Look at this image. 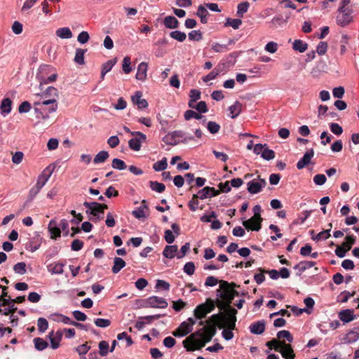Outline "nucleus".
I'll use <instances>...</instances> for the list:
<instances>
[{"mask_svg":"<svg viewBox=\"0 0 359 359\" xmlns=\"http://www.w3.org/2000/svg\"><path fill=\"white\" fill-rule=\"evenodd\" d=\"M237 310L235 309H227V313H219L213 314L206 321V325H208L210 321V325H215V327L218 326L219 328L226 327L229 330H234L236 327V314Z\"/></svg>","mask_w":359,"mask_h":359,"instance_id":"nucleus-1","label":"nucleus"},{"mask_svg":"<svg viewBox=\"0 0 359 359\" xmlns=\"http://www.w3.org/2000/svg\"><path fill=\"white\" fill-rule=\"evenodd\" d=\"M34 106L36 117L47 119L50 114L56 111L58 104L56 99L49 98L35 102Z\"/></svg>","mask_w":359,"mask_h":359,"instance_id":"nucleus-2","label":"nucleus"},{"mask_svg":"<svg viewBox=\"0 0 359 359\" xmlns=\"http://www.w3.org/2000/svg\"><path fill=\"white\" fill-rule=\"evenodd\" d=\"M236 286V283H233L229 284L228 282L224 280L220 281V290H219L218 292H220L219 297L222 300L226 302L227 309H233L231 306L232 300L235 296L238 295V292L233 289Z\"/></svg>","mask_w":359,"mask_h":359,"instance_id":"nucleus-3","label":"nucleus"},{"mask_svg":"<svg viewBox=\"0 0 359 359\" xmlns=\"http://www.w3.org/2000/svg\"><path fill=\"white\" fill-rule=\"evenodd\" d=\"M53 69V67L50 65H43L40 66L39 72L36 74V79L40 83V87L43 84L53 83L56 80L57 77L56 73H53L50 76L48 75Z\"/></svg>","mask_w":359,"mask_h":359,"instance_id":"nucleus-4","label":"nucleus"},{"mask_svg":"<svg viewBox=\"0 0 359 359\" xmlns=\"http://www.w3.org/2000/svg\"><path fill=\"white\" fill-rule=\"evenodd\" d=\"M83 205L87 208L86 213L89 219L93 222H97L104 217V212L100 209L101 204L97 202H84Z\"/></svg>","mask_w":359,"mask_h":359,"instance_id":"nucleus-5","label":"nucleus"},{"mask_svg":"<svg viewBox=\"0 0 359 359\" xmlns=\"http://www.w3.org/2000/svg\"><path fill=\"white\" fill-rule=\"evenodd\" d=\"M206 343L201 337H196V334H191L183 341L184 347L187 351L200 350L205 346Z\"/></svg>","mask_w":359,"mask_h":359,"instance_id":"nucleus-6","label":"nucleus"},{"mask_svg":"<svg viewBox=\"0 0 359 359\" xmlns=\"http://www.w3.org/2000/svg\"><path fill=\"white\" fill-rule=\"evenodd\" d=\"M215 308V302L211 299H207L205 302L199 304L194 309V316L197 319H203L206 315L212 312Z\"/></svg>","mask_w":359,"mask_h":359,"instance_id":"nucleus-7","label":"nucleus"},{"mask_svg":"<svg viewBox=\"0 0 359 359\" xmlns=\"http://www.w3.org/2000/svg\"><path fill=\"white\" fill-rule=\"evenodd\" d=\"M140 305L144 307L165 309L168 306V302L164 298L157 296H151L142 300Z\"/></svg>","mask_w":359,"mask_h":359,"instance_id":"nucleus-8","label":"nucleus"},{"mask_svg":"<svg viewBox=\"0 0 359 359\" xmlns=\"http://www.w3.org/2000/svg\"><path fill=\"white\" fill-rule=\"evenodd\" d=\"M217 329L215 325H210V321L208 322V325H206L201 330L194 332L196 336L198 337H201L203 339L205 342H209L211 341L212 337L216 334Z\"/></svg>","mask_w":359,"mask_h":359,"instance_id":"nucleus-9","label":"nucleus"},{"mask_svg":"<svg viewBox=\"0 0 359 359\" xmlns=\"http://www.w3.org/2000/svg\"><path fill=\"white\" fill-rule=\"evenodd\" d=\"M266 185V181L259 175L257 179H254L248 183V191L251 194L259 193Z\"/></svg>","mask_w":359,"mask_h":359,"instance_id":"nucleus-10","label":"nucleus"},{"mask_svg":"<svg viewBox=\"0 0 359 359\" xmlns=\"http://www.w3.org/2000/svg\"><path fill=\"white\" fill-rule=\"evenodd\" d=\"M351 9H343L342 11L338 10V14L336 17L337 23L341 27L347 26L353 19L351 15Z\"/></svg>","mask_w":359,"mask_h":359,"instance_id":"nucleus-11","label":"nucleus"},{"mask_svg":"<svg viewBox=\"0 0 359 359\" xmlns=\"http://www.w3.org/2000/svg\"><path fill=\"white\" fill-rule=\"evenodd\" d=\"M184 133L180 130H175L172 133H168L166 135L163 140V142L169 145H176L180 142H182V139L184 138Z\"/></svg>","mask_w":359,"mask_h":359,"instance_id":"nucleus-12","label":"nucleus"},{"mask_svg":"<svg viewBox=\"0 0 359 359\" xmlns=\"http://www.w3.org/2000/svg\"><path fill=\"white\" fill-rule=\"evenodd\" d=\"M262 217H256L255 216H252L250 219L243 221V225L248 230L257 231L262 227Z\"/></svg>","mask_w":359,"mask_h":359,"instance_id":"nucleus-13","label":"nucleus"},{"mask_svg":"<svg viewBox=\"0 0 359 359\" xmlns=\"http://www.w3.org/2000/svg\"><path fill=\"white\" fill-rule=\"evenodd\" d=\"M63 332L58 330L55 332L53 331L48 334V338L50 341V346L53 349H57L60 346V342L62 340Z\"/></svg>","mask_w":359,"mask_h":359,"instance_id":"nucleus-14","label":"nucleus"},{"mask_svg":"<svg viewBox=\"0 0 359 359\" xmlns=\"http://www.w3.org/2000/svg\"><path fill=\"white\" fill-rule=\"evenodd\" d=\"M278 351L281 353L285 359H294L295 358V354L292 346L290 344H286L283 341H282L280 350Z\"/></svg>","mask_w":359,"mask_h":359,"instance_id":"nucleus-15","label":"nucleus"},{"mask_svg":"<svg viewBox=\"0 0 359 359\" xmlns=\"http://www.w3.org/2000/svg\"><path fill=\"white\" fill-rule=\"evenodd\" d=\"M200 199H205L207 198L214 197L220 194V191L215 189L214 187H205L198 191Z\"/></svg>","mask_w":359,"mask_h":359,"instance_id":"nucleus-16","label":"nucleus"},{"mask_svg":"<svg viewBox=\"0 0 359 359\" xmlns=\"http://www.w3.org/2000/svg\"><path fill=\"white\" fill-rule=\"evenodd\" d=\"M314 151L313 149L308 150L304 156L297 162V168L299 170L303 169L311 163V158L313 157Z\"/></svg>","mask_w":359,"mask_h":359,"instance_id":"nucleus-17","label":"nucleus"},{"mask_svg":"<svg viewBox=\"0 0 359 359\" xmlns=\"http://www.w3.org/2000/svg\"><path fill=\"white\" fill-rule=\"evenodd\" d=\"M48 229L50 234V238L52 239L55 240L57 238L60 237L61 230L60 229V226H58V224L55 219H51L49 222Z\"/></svg>","mask_w":359,"mask_h":359,"instance_id":"nucleus-18","label":"nucleus"},{"mask_svg":"<svg viewBox=\"0 0 359 359\" xmlns=\"http://www.w3.org/2000/svg\"><path fill=\"white\" fill-rule=\"evenodd\" d=\"M192 331V328L190 327V325L188 324V322H182L180 325L176 329L172 334L175 337H184Z\"/></svg>","mask_w":359,"mask_h":359,"instance_id":"nucleus-19","label":"nucleus"},{"mask_svg":"<svg viewBox=\"0 0 359 359\" xmlns=\"http://www.w3.org/2000/svg\"><path fill=\"white\" fill-rule=\"evenodd\" d=\"M148 64L142 62L137 67L136 72V79L144 81L147 79V76Z\"/></svg>","mask_w":359,"mask_h":359,"instance_id":"nucleus-20","label":"nucleus"},{"mask_svg":"<svg viewBox=\"0 0 359 359\" xmlns=\"http://www.w3.org/2000/svg\"><path fill=\"white\" fill-rule=\"evenodd\" d=\"M339 318L344 323H348L355 318L353 311L351 309L341 310L338 314Z\"/></svg>","mask_w":359,"mask_h":359,"instance_id":"nucleus-21","label":"nucleus"},{"mask_svg":"<svg viewBox=\"0 0 359 359\" xmlns=\"http://www.w3.org/2000/svg\"><path fill=\"white\" fill-rule=\"evenodd\" d=\"M51 173L52 171L49 170L48 168L45 169L42 172V173L38 177L36 186L41 189L43 187V186L46 184V182L48 181L51 175Z\"/></svg>","mask_w":359,"mask_h":359,"instance_id":"nucleus-22","label":"nucleus"},{"mask_svg":"<svg viewBox=\"0 0 359 359\" xmlns=\"http://www.w3.org/2000/svg\"><path fill=\"white\" fill-rule=\"evenodd\" d=\"M149 215V210L147 204V201L143 200L141 205L136 210V218L146 219Z\"/></svg>","mask_w":359,"mask_h":359,"instance_id":"nucleus-23","label":"nucleus"},{"mask_svg":"<svg viewBox=\"0 0 359 359\" xmlns=\"http://www.w3.org/2000/svg\"><path fill=\"white\" fill-rule=\"evenodd\" d=\"M65 265L62 262H53L47 266V269L51 274H62Z\"/></svg>","mask_w":359,"mask_h":359,"instance_id":"nucleus-24","label":"nucleus"},{"mask_svg":"<svg viewBox=\"0 0 359 359\" xmlns=\"http://www.w3.org/2000/svg\"><path fill=\"white\" fill-rule=\"evenodd\" d=\"M12 101L10 98H4L0 104V112L3 116H7L12 109Z\"/></svg>","mask_w":359,"mask_h":359,"instance_id":"nucleus-25","label":"nucleus"},{"mask_svg":"<svg viewBox=\"0 0 359 359\" xmlns=\"http://www.w3.org/2000/svg\"><path fill=\"white\" fill-rule=\"evenodd\" d=\"M250 330L252 334H261L265 330L264 320H259L250 325Z\"/></svg>","mask_w":359,"mask_h":359,"instance_id":"nucleus-26","label":"nucleus"},{"mask_svg":"<svg viewBox=\"0 0 359 359\" xmlns=\"http://www.w3.org/2000/svg\"><path fill=\"white\" fill-rule=\"evenodd\" d=\"M50 318L57 323H62L66 325H72L74 320H71L70 318L61 313H53L51 314Z\"/></svg>","mask_w":359,"mask_h":359,"instance_id":"nucleus-27","label":"nucleus"},{"mask_svg":"<svg viewBox=\"0 0 359 359\" xmlns=\"http://www.w3.org/2000/svg\"><path fill=\"white\" fill-rule=\"evenodd\" d=\"M161 315L147 316L140 317V321L136 322V328L141 329L145 323H150L152 320L160 318Z\"/></svg>","mask_w":359,"mask_h":359,"instance_id":"nucleus-28","label":"nucleus"},{"mask_svg":"<svg viewBox=\"0 0 359 359\" xmlns=\"http://www.w3.org/2000/svg\"><path fill=\"white\" fill-rule=\"evenodd\" d=\"M178 248L177 245H166L163 250V255L165 257L172 259L175 256L177 257Z\"/></svg>","mask_w":359,"mask_h":359,"instance_id":"nucleus-29","label":"nucleus"},{"mask_svg":"<svg viewBox=\"0 0 359 359\" xmlns=\"http://www.w3.org/2000/svg\"><path fill=\"white\" fill-rule=\"evenodd\" d=\"M58 97V90L57 88L49 86L44 93L41 95V99H49L54 98L56 99Z\"/></svg>","mask_w":359,"mask_h":359,"instance_id":"nucleus-30","label":"nucleus"},{"mask_svg":"<svg viewBox=\"0 0 359 359\" xmlns=\"http://www.w3.org/2000/svg\"><path fill=\"white\" fill-rule=\"evenodd\" d=\"M242 110V104L240 102L236 101L234 104L229 107V116L232 118L237 117Z\"/></svg>","mask_w":359,"mask_h":359,"instance_id":"nucleus-31","label":"nucleus"},{"mask_svg":"<svg viewBox=\"0 0 359 359\" xmlns=\"http://www.w3.org/2000/svg\"><path fill=\"white\" fill-rule=\"evenodd\" d=\"M164 25L169 29H175L179 27L180 22L174 16H166L163 20Z\"/></svg>","mask_w":359,"mask_h":359,"instance_id":"nucleus-32","label":"nucleus"},{"mask_svg":"<svg viewBox=\"0 0 359 359\" xmlns=\"http://www.w3.org/2000/svg\"><path fill=\"white\" fill-rule=\"evenodd\" d=\"M55 34L60 39H71L73 36L72 31L67 27H61L56 30Z\"/></svg>","mask_w":359,"mask_h":359,"instance_id":"nucleus-33","label":"nucleus"},{"mask_svg":"<svg viewBox=\"0 0 359 359\" xmlns=\"http://www.w3.org/2000/svg\"><path fill=\"white\" fill-rule=\"evenodd\" d=\"M222 72V67L220 65H217L212 72L203 78L204 82H208L215 79Z\"/></svg>","mask_w":359,"mask_h":359,"instance_id":"nucleus-34","label":"nucleus"},{"mask_svg":"<svg viewBox=\"0 0 359 359\" xmlns=\"http://www.w3.org/2000/svg\"><path fill=\"white\" fill-rule=\"evenodd\" d=\"M86 49L77 48L76 49L75 57L74 61L78 65H84V55L86 53Z\"/></svg>","mask_w":359,"mask_h":359,"instance_id":"nucleus-35","label":"nucleus"},{"mask_svg":"<svg viewBox=\"0 0 359 359\" xmlns=\"http://www.w3.org/2000/svg\"><path fill=\"white\" fill-rule=\"evenodd\" d=\"M292 48L299 53L305 52L308 48V44L300 39H296L293 42Z\"/></svg>","mask_w":359,"mask_h":359,"instance_id":"nucleus-36","label":"nucleus"},{"mask_svg":"<svg viewBox=\"0 0 359 359\" xmlns=\"http://www.w3.org/2000/svg\"><path fill=\"white\" fill-rule=\"evenodd\" d=\"M109 154L107 151H100L98 152L93 158V163L95 164H99L104 163L109 158Z\"/></svg>","mask_w":359,"mask_h":359,"instance_id":"nucleus-37","label":"nucleus"},{"mask_svg":"<svg viewBox=\"0 0 359 359\" xmlns=\"http://www.w3.org/2000/svg\"><path fill=\"white\" fill-rule=\"evenodd\" d=\"M126 266L125 261L120 257H115L114 259V266L112 267V272L114 273H118Z\"/></svg>","mask_w":359,"mask_h":359,"instance_id":"nucleus-38","label":"nucleus"},{"mask_svg":"<svg viewBox=\"0 0 359 359\" xmlns=\"http://www.w3.org/2000/svg\"><path fill=\"white\" fill-rule=\"evenodd\" d=\"M34 347L38 351H43L48 346V342L42 338L36 337L33 340Z\"/></svg>","mask_w":359,"mask_h":359,"instance_id":"nucleus-39","label":"nucleus"},{"mask_svg":"<svg viewBox=\"0 0 359 359\" xmlns=\"http://www.w3.org/2000/svg\"><path fill=\"white\" fill-rule=\"evenodd\" d=\"M142 92L136 91V105L140 109H146L148 107L147 101L145 99H142Z\"/></svg>","mask_w":359,"mask_h":359,"instance_id":"nucleus-40","label":"nucleus"},{"mask_svg":"<svg viewBox=\"0 0 359 359\" xmlns=\"http://www.w3.org/2000/svg\"><path fill=\"white\" fill-rule=\"evenodd\" d=\"M147 141V135L142 132L136 131V151L141 149V144L146 143Z\"/></svg>","mask_w":359,"mask_h":359,"instance_id":"nucleus-41","label":"nucleus"},{"mask_svg":"<svg viewBox=\"0 0 359 359\" xmlns=\"http://www.w3.org/2000/svg\"><path fill=\"white\" fill-rule=\"evenodd\" d=\"M149 187L151 189V190L158 193L163 192L165 189V186L164 185V184L158 182L156 181H150Z\"/></svg>","mask_w":359,"mask_h":359,"instance_id":"nucleus-42","label":"nucleus"},{"mask_svg":"<svg viewBox=\"0 0 359 359\" xmlns=\"http://www.w3.org/2000/svg\"><path fill=\"white\" fill-rule=\"evenodd\" d=\"M167 158L164 157L162 158V160L157 161L153 165V169L155 171H163L167 168Z\"/></svg>","mask_w":359,"mask_h":359,"instance_id":"nucleus-43","label":"nucleus"},{"mask_svg":"<svg viewBox=\"0 0 359 359\" xmlns=\"http://www.w3.org/2000/svg\"><path fill=\"white\" fill-rule=\"evenodd\" d=\"M242 22H243L241 19H232V18H228L224 24V26L225 27H231L234 29H237L242 25Z\"/></svg>","mask_w":359,"mask_h":359,"instance_id":"nucleus-44","label":"nucleus"},{"mask_svg":"<svg viewBox=\"0 0 359 359\" xmlns=\"http://www.w3.org/2000/svg\"><path fill=\"white\" fill-rule=\"evenodd\" d=\"M359 337L358 333L355 331H350L344 337L345 343L351 344L356 341Z\"/></svg>","mask_w":359,"mask_h":359,"instance_id":"nucleus-45","label":"nucleus"},{"mask_svg":"<svg viewBox=\"0 0 359 359\" xmlns=\"http://www.w3.org/2000/svg\"><path fill=\"white\" fill-rule=\"evenodd\" d=\"M170 36L180 42H183L187 38V35L184 32L177 30L171 32Z\"/></svg>","mask_w":359,"mask_h":359,"instance_id":"nucleus-46","label":"nucleus"},{"mask_svg":"<svg viewBox=\"0 0 359 359\" xmlns=\"http://www.w3.org/2000/svg\"><path fill=\"white\" fill-rule=\"evenodd\" d=\"M345 242L342 243V246L348 251L351 249V247L355 244V237L353 235L351 236H346L345 238Z\"/></svg>","mask_w":359,"mask_h":359,"instance_id":"nucleus-47","label":"nucleus"},{"mask_svg":"<svg viewBox=\"0 0 359 359\" xmlns=\"http://www.w3.org/2000/svg\"><path fill=\"white\" fill-rule=\"evenodd\" d=\"M38 330L40 332L43 333L48 327V323L44 318H39L37 320Z\"/></svg>","mask_w":359,"mask_h":359,"instance_id":"nucleus-48","label":"nucleus"},{"mask_svg":"<svg viewBox=\"0 0 359 359\" xmlns=\"http://www.w3.org/2000/svg\"><path fill=\"white\" fill-rule=\"evenodd\" d=\"M198 198H199L198 194H194L192 196L191 199L189 201V202L188 203V206L191 211H196L197 210L198 206Z\"/></svg>","mask_w":359,"mask_h":359,"instance_id":"nucleus-49","label":"nucleus"},{"mask_svg":"<svg viewBox=\"0 0 359 359\" xmlns=\"http://www.w3.org/2000/svg\"><path fill=\"white\" fill-rule=\"evenodd\" d=\"M116 63V60H110L109 61H107V62H105L103 65H102V72H101V74H102V77L104 78V75L109 72V71H111V69H112V67H114V65H115Z\"/></svg>","mask_w":359,"mask_h":359,"instance_id":"nucleus-50","label":"nucleus"},{"mask_svg":"<svg viewBox=\"0 0 359 359\" xmlns=\"http://www.w3.org/2000/svg\"><path fill=\"white\" fill-rule=\"evenodd\" d=\"M111 166L114 169L123 170L126 168L125 162L119 158H114L111 163Z\"/></svg>","mask_w":359,"mask_h":359,"instance_id":"nucleus-51","label":"nucleus"},{"mask_svg":"<svg viewBox=\"0 0 359 359\" xmlns=\"http://www.w3.org/2000/svg\"><path fill=\"white\" fill-rule=\"evenodd\" d=\"M250 4L248 1L240 3L238 5L237 15L243 17V14L248 11Z\"/></svg>","mask_w":359,"mask_h":359,"instance_id":"nucleus-52","label":"nucleus"},{"mask_svg":"<svg viewBox=\"0 0 359 359\" xmlns=\"http://www.w3.org/2000/svg\"><path fill=\"white\" fill-rule=\"evenodd\" d=\"M261 156L265 160L270 161L275 158V152L272 149H269L266 146L262 152Z\"/></svg>","mask_w":359,"mask_h":359,"instance_id":"nucleus-53","label":"nucleus"},{"mask_svg":"<svg viewBox=\"0 0 359 359\" xmlns=\"http://www.w3.org/2000/svg\"><path fill=\"white\" fill-rule=\"evenodd\" d=\"M13 270L18 274H25L27 272L26 264L25 262H18L14 265Z\"/></svg>","mask_w":359,"mask_h":359,"instance_id":"nucleus-54","label":"nucleus"},{"mask_svg":"<svg viewBox=\"0 0 359 359\" xmlns=\"http://www.w3.org/2000/svg\"><path fill=\"white\" fill-rule=\"evenodd\" d=\"M41 243V239L37 238L36 241L32 240L27 244V249L34 252L39 248Z\"/></svg>","mask_w":359,"mask_h":359,"instance_id":"nucleus-55","label":"nucleus"},{"mask_svg":"<svg viewBox=\"0 0 359 359\" xmlns=\"http://www.w3.org/2000/svg\"><path fill=\"white\" fill-rule=\"evenodd\" d=\"M184 116L185 120H187V121L190 120L191 118H196V119H201L203 117V116L196 113V111H194L193 110L186 111L184 112Z\"/></svg>","mask_w":359,"mask_h":359,"instance_id":"nucleus-56","label":"nucleus"},{"mask_svg":"<svg viewBox=\"0 0 359 359\" xmlns=\"http://www.w3.org/2000/svg\"><path fill=\"white\" fill-rule=\"evenodd\" d=\"M330 237V229L324 230L319 233H318L315 237L313 236L312 239L319 241V240H326Z\"/></svg>","mask_w":359,"mask_h":359,"instance_id":"nucleus-57","label":"nucleus"},{"mask_svg":"<svg viewBox=\"0 0 359 359\" xmlns=\"http://www.w3.org/2000/svg\"><path fill=\"white\" fill-rule=\"evenodd\" d=\"M189 39L191 41H199L203 39V34L200 30H193L189 33Z\"/></svg>","mask_w":359,"mask_h":359,"instance_id":"nucleus-58","label":"nucleus"},{"mask_svg":"<svg viewBox=\"0 0 359 359\" xmlns=\"http://www.w3.org/2000/svg\"><path fill=\"white\" fill-rule=\"evenodd\" d=\"M109 344L106 341H101L99 343L100 354L102 356H105L109 353Z\"/></svg>","mask_w":359,"mask_h":359,"instance_id":"nucleus-59","label":"nucleus"},{"mask_svg":"<svg viewBox=\"0 0 359 359\" xmlns=\"http://www.w3.org/2000/svg\"><path fill=\"white\" fill-rule=\"evenodd\" d=\"M258 270L260 271V273H256L254 276V279H255V282L258 285H260L261 283H262L265 280L264 273H266L267 271L264 270V269H262L261 268H259Z\"/></svg>","mask_w":359,"mask_h":359,"instance_id":"nucleus-60","label":"nucleus"},{"mask_svg":"<svg viewBox=\"0 0 359 359\" xmlns=\"http://www.w3.org/2000/svg\"><path fill=\"white\" fill-rule=\"evenodd\" d=\"M207 128L212 134H215L220 130V126L214 121H209L207 125Z\"/></svg>","mask_w":359,"mask_h":359,"instance_id":"nucleus-61","label":"nucleus"},{"mask_svg":"<svg viewBox=\"0 0 359 359\" xmlns=\"http://www.w3.org/2000/svg\"><path fill=\"white\" fill-rule=\"evenodd\" d=\"M277 337L278 339L285 338L288 342L293 341V337L290 332L287 330H281L277 333Z\"/></svg>","mask_w":359,"mask_h":359,"instance_id":"nucleus-62","label":"nucleus"},{"mask_svg":"<svg viewBox=\"0 0 359 359\" xmlns=\"http://www.w3.org/2000/svg\"><path fill=\"white\" fill-rule=\"evenodd\" d=\"M282 341H279L278 339H273L268 342H266V346L269 347V349L274 348L276 351H278L280 350V344Z\"/></svg>","mask_w":359,"mask_h":359,"instance_id":"nucleus-63","label":"nucleus"},{"mask_svg":"<svg viewBox=\"0 0 359 359\" xmlns=\"http://www.w3.org/2000/svg\"><path fill=\"white\" fill-rule=\"evenodd\" d=\"M130 58L129 57H125L122 63V69L124 73L128 74L132 71V68L130 67Z\"/></svg>","mask_w":359,"mask_h":359,"instance_id":"nucleus-64","label":"nucleus"}]
</instances>
